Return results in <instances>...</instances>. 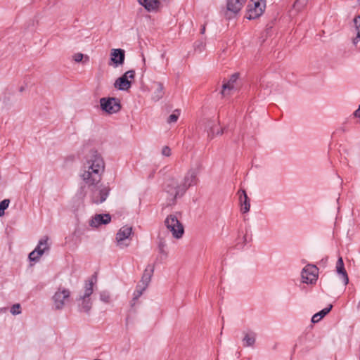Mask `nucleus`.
I'll use <instances>...</instances> for the list:
<instances>
[{"instance_id":"obj_1","label":"nucleus","mask_w":360,"mask_h":360,"mask_svg":"<svg viewBox=\"0 0 360 360\" xmlns=\"http://www.w3.org/2000/svg\"><path fill=\"white\" fill-rule=\"evenodd\" d=\"M105 169V163L101 155L97 150H91L86 158L83 165V172L80 176L82 180L91 188V198L93 203L103 202L109 195L110 188L104 186L98 188V184L101 181V176Z\"/></svg>"},{"instance_id":"obj_2","label":"nucleus","mask_w":360,"mask_h":360,"mask_svg":"<svg viewBox=\"0 0 360 360\" xmlns=\"http://www.w3.org/2000/svg\"><path fill=\"white\" fill-rule=\"evenodd\" d=\"M198 174L197 169H189L181 184L174 177H169L165 180L163 190L167 194V200L169 205L175 204L178 198L182 197L191 186L198 184Z\"/></svg>"},{"instance_id":"obj_3","label":"nucleus","mask_w":360,"mask_h":360,"mask_svg":"<svg viewBox=\"0 0 360 360\" xmlns=\"http://www.w3.org/2000/svg\"><path fill=\"white\" fill-rule=\"evenodd\" d=\"M96 275L94 274L90 279L85 281L84 293L83 295H80L79 298L77 299L78 302H81V303L79 304L80 311L89 313L92 307V302L89 297L94 292L93 286L96 282Z\"/></svg>"},{"instance_id":"obj_4","label":"nucleus","mask_w":360,"mask_h":360,"mask_svg":"<svg viewBox=\"0 0 360 360\" xmlns=\"http://www.w3.org/2000/svg\"><path fill=\"white\" fill-rule=\"evenodd\" d=\"M165 225L172 233V236L176 239L181 238L184 233L183 224L174 214H169L165 220Z\"/></svg>"},{"instance_id":"obj_5","label":"nucleus","mask_w":360,"mask_h":360,"mask_svg":"<svg viewBox=\"0 0 360 360\" xmlns=\"http://www.w3.org/2000/svg\"><path fill=\"white\" fill-rule=\"evenodd\" d=\"M101 109L108 114H114L121 109L120 101L117 98H101L100 99Z\"/></svg>"},{"instance_id":"obj_6","label":"nucleus","mask_w":360,"mask_h":360,"mask_svg":"<svg viewBox=\"0 0 360 360\" xmlns=\"http://www.w3.org/2000/svg\"><path fill=\"white\" fill-rule=\"evenodd\" d=\"M319 276L318 268L313 264H307L301 273L302 282L307 284L316 283Z\"/></svg>"},{"instance_id":"obj_7","label":"nucleus","mask_w":360,"mask_h":360,"mask_svg":"<svg viewBox=\"0 0 360 360\" xmlns=\"http://www.w3.org/2000/svg\"><path fill=\"white\" fill-rule=\"evenodd\" d=\"M134 77L135 71L133 70H128L115 80L114 86L120 91H127L131 86V82L128 79H134Z\"/></svg>"},{"instance_id":"obj_8","label":"nucleus","mask_w":360,"mask_h":360,"mask_svg":"<svg viewBox=\"0 0 360 360\" xmlns=\"http://www.w3.org/2000/svg\"><path fill=\"white\" fill-rule=\"evenodd\" d=\"M70 295V291L68 289L58 290L53 296V301L56 309H61L65 305V300L68 299Z\"/></svg>"},{"instance_id":"obj_9","label":"nucleus","mask_w":360,"mask_h":360,"mask_svg":"<svg viewBox=\"0 0 360 360\" xmlns=\"http://www.w3.org/2000/svg\"><path fill=\"white\" fill-rule=\"evenodd\" d=\"M248 7V15L247 16V18L249 20L255 19L259 17L264 11V6L260 2V0H251Z\"/></svg>"},{"instance_id":"obj_10","label":"nucleus","mask_w":360,"mask_h":360,"mask_svg":"<svg viewBox=\"0 0 360 360\" xmlns=\"http://www.w3.org/2000/svg\"><path fill=\"white\" fill-rule=\"evenodd\" d=\"M125 51L122 49H112L110 52V61L117 68L124 63Z\"/></svg>"},{"instance_id":"obj_11","label":"nucleus","mask_w":360,"mask_h":360,"mask_svg":"<svg viewBox=\"0 0 360 360\" xmlns=\"http://www.w3.org/2000/svg\"><path fill=\"white\" fill-rule=\"evenodd\" d=\"M111 221V216L109 214H96L91 221L89 225L92 227H98L102 224H108Z\"/></svg>"},{"instance_id":"obj_12","label":"nucleus","mask_w":360,"mask_h":360,"mask_svg":"<svg viewBox=\"0 0 360 360\" xmlns=\"http://www.w3.org/2000/svg\"><path fill=\"white\" fill-rule=\"evenodd\" d=\"M246 0H226V8L233 14L238 13L243 8Z\"/></svg>"},{"instance_id":"obj_13","label":"nucleus","mask_w":360,"mask_h":360,"mask_svg":"<svg viewBox=\"0 0 360 360\" xmlns=\"http://www.w3.org/2000/svg\"><path fill=\"white\" fill-rule=\"evenodd\" d=\"M239 195V201L241 205V211L243 213L249 212L250 208V199L245 190L240 189L238 192Z\"/></svg>"},{"instance_id":"obj_14","label":"nucleus","mask_w":360,"mask_h":360,"mask_svg":"<svg viewBox=\"0 0 360 360\" xmlns=\"http://www.w3.org/2000/svg\"><path fill=\"white\" fill-rule=\"evenodd\" d=\"M132 233V227L124 226L122 227L116 234V240L119 245L127 239Z\"/></svg>"},{"instance_id":"obj_15","label":"nucleus","mask_w":360,"mask_h":360,"mask_svg":"<svg viewBox=\"0 0 360 360\" xmlns=\"http://www.w3.org/2000/svg\"><path fill=\"white\" fill-rule=\"evenodd\" d=\"M140 5L148 12L155 11L160 6L159 0H137Z\"/></svg>"},{"instance_id":"obj_16","label":"nucleus","mask_w":360,"mask_h":360,"mask_svg":"<svg viewBox=\"0 0 360 360\" xmlns=\"http://www.w3.org/2000/svg\"><path fill=\"white\" fill-rule=\"evenodd\" d=\"M153 272L154 265L148 264L145 269L141 279V283H142V285L145 286V288H147L150 282Z\"/></svg>"},{"instance_id":"obj_17","label":"nucleus","mask_w":360,"mask_h":360,"mask_svg":"<svg viewBox=\"0 0 360 360\" xmlns=\"http://www.w3.org/2000/svg\"><path fill=\"white\" fill-rule=\"evenodd\" d=\"M49 237L44 236L41 239L39 240L37 247L35 248V252H37L38 255L40 257L46 251H49L50 249V246L48 243Z\"/></svg>"},{"instance_id":"obj_18","label":"nucleus","mask_w":360,"mask_h":360,"mask_svg":"<svg viewBox=\"0 0 360 360\" xmlns=\"http://www.w3.org/2000/svg\"><path fill=\"white\" fill-rule=\"evenodd\" d=\"M238 74L234 73L233 74L228 82H224L222 85V90L221 91V94L224 96L226 94V91H231L234 87V83L237 81L238 79Z\"/></svg>"},{"instance_id":"obj_19","label":"nucleus","mask_w":360,"mask_h":360,"mask_svg":"<svg viewBox=\"0 0 360 360\" xmlns=\"http://www.w3.org/2000/svg\"><path fill=\"white\" fill-rule=\"evenodd\" d=\"M336 271L338 274L342 276L343 281L345 285L349 282V278L345 269V265L342 257H340L336 263Z\"/></svg>"},{"instance_id":"obj_20","label":"nucleus","mask_w":360,"mask_h":360,"mask_svg":"<svg viewBox=\"0 0 360 360\" xmlns=\"http://www.w3.org/2000/svg\"><path fill=\"white\" fill-rule=\"evenodd\" d=\"M153 84L155 86V90L153 94L152 98L155 101H158L165 95L164 86L163 84L160 82H155Z\"/></svg>"},{"instance_id":"obj_21","label":"nucleus","mask_w":360,"mask_h":360,"mask_svg":"<svg viewBox=\"0 0 360 360\" xmlns=\"http://www.w3.org/2000/svg\"><path fill=\"white\" fill-rule=\"evenodd\" d=\"M332 308H333V305L329 304L328 307L324 308L323 309L321 310L319 312L315 314L311 318V322L312 323L319 322L321 319H323L326 315H327L330 311Z\"/></svg>"},{"instance_id":"obj_22","label":"nucleus","mask_w":360,"mask_h":360,"mask_svg":"<svg viewBox=\"0 0 360 360\" xmlns=\"http://www.w3.org/2000/svg\"><path fill=\"white\" fill-rule=\"evenodd\" d=\"M216 126V124L211 120H208L207 123V130L208 133V137L210 139H212L214 136V134L221 135L223 134V129H217V131L214 130V127Z\"/></svg>"},{"instance_id":"obj_23","label":"nucleus","mask_w":360,"mask_h":360,"mask_svg":"<svg viewBox=\"0 0 360 360\" xmlns=\"http://www.w3.org/2000/svg\"><path fill=\"white\" fill-rule=\"evenodd\" d=\"M256 340V333L254 332H250L249 333H246L245 335L244 338L243 339V345L245 347H252Z\"/></svg>"},{"instance_id":"obj_24","label":"nucleus","mask_w":360,"mask_h":360,"mask_svg":"<svg viewBox=\"0 0 360 360\" xmlns=\"http://www.w3.org/2000/svg\"><path fill=\"white\" fill-rule=\"evenodd\" d=\"M146 288H145V286H143L142 285H138L136 286V289L134 291V295H134L133 300H132L133 303L131 304V306H134L135 304L136 301L138 300V299L141 296L143 291Z\"/></svg>"},{"instance_id":"obj_25","label":"nucleus","mask_w":360,"mask_h":360,"mask_svg":"<svg viewBox=\"0 0 360 360\" xmlns=\"http://www.w3.org/2000/svg\"><path fill=\"white\" fill-rule=\"evenodd\" d=\"M354 23L357 30V36L355 39H354L353 42L356 45L360 41V16L354 19Z\"/></svg>"},{"instance_id":"obj_26","label":"nucleus","mask_w":360,"mask_h":360,"mask_svg":"<svg viewBox=\"0 0 360 360\" xmlns=\"http://www.w3.org/2000/svg\"><path fill=\"white\" fill-rule=\"evenodd\" d=\"M10 204L9 199H4L0 202V217L4 215L5 210L8 207Z\"/></svg>"},{"instance_id":"obj_27","label":"nucleus","mask_w":360,"mask_h":360,"mask_svg":"<svg viewBox=\"0 0 360 360\" xmlns=\"http://www.w3.org/2000/svg\"><path fill=\"white\" fill-rule=\"evenodd\" d=\"M308 0H296L293 4V7L297 10H302L307 4Z\"/></svg>"},{"instance_id":"obj_28","label":"nucleus","mask_w":360,"mask_h":360,"mask_svg":"<svg viewBox=\"0 0 360 360\" xmlns=\"http://www.w3.org/2000/svg\"><path fill=\"white\" fill-rule=\"evenodd\" d=\"M180 115V110H175L174 112L170 115L167 118V123H174L177 121Z\"/></svg>"},{"instance_id":"obj_29","label":"nucleus","mask_w":360,"mask_h":360,"mask_svg":"<svg viewBox=\"0 0 360 360\" xmlns=\"http://www.w3.org/2000/svg\"><path fill=\"white\" fill-rule=\"evenodd\" d=\"M166 243L163 239H160L158 243V250L160 254L167 256V252L165 251Z\"/></svg>"},{"instance_id":"obj_30","label":"nucleus","mask_w":360,"mask_h":360,"mask_svg":"<svg viewBox=\"0 0 360 360\" xmlns=\"http://www.w3.org/2000/svg\"><path fill=\"white\" fill-rule=\"evenodd\" d=\"M20 308V304H15L11 308V313L13 315L20 314L21 313Z\"/></svg>"},{"instance_id":"obj_31","label":"nucleus","mask_w":360,"mask_h":360,"mask_svg":"<svg viewBox=\"0 0 360 360\" xmlns=\"http://www.w3.org/2000/svg\"><path fill=\"white\" fill-rule=\"evenodd\" d=\"M28 257L29 259L32 262H37L39 259L40 256L38 255L37 252H35V250H34L29 254Z\"/></svg>"},{"instance_id":"obj_32","label":"nucleus","mask_w":360,"mask_h":360,"mask_svg":"<svg viewBox=\"0 0 360 360\" xmlns=\"http://www.w3.org/2000/svg\"><path fill=\"white\" fill-rule=\"evenodd\" d=\"M100 299L105 303H109L110 300V297L108 292H102L100 294Z\"/></svg>"},{"instance_id":"obj_33","label":"nucleus","mask_w":360,"mask_h":360,"mask_svg":"<svg viewBox=\"0 0 360 360\" xmlns=\"http://www.w3.org/2000/svg\"><path fill=\"white\" fill-rule=\"evenodd\" d=\"M77 195L79 198L83 199L86 195V186H81L78 190Z\"/></svg>"},{"instance_id":"obj_34","label":"nucleus","mask_w":360,"mask_h":360,"mask_svg":"<svg viewBox=\"0 0 360 360\" xmlns=\"http://www.w3.org/2000/svg\"><path fill=\"white\" fill-rule=\"evenodd\" d=\"M162 155L166 157L171 155V148L169 146H164L162 149Z\"/></svg>"},{"instance_id":"obj_35","label":"nucleus","mask_w":360,"mask_h":360,"mask_svg":"<svg viewBox=\"0 0 360 360\" xmlns=\"http://www.w3.org/2000/svg\"><path fill=\"white\" fill-rule=\"evenodd\" d=\"M83 58H84V55L81 53H75L73 56V59L77 63L81 62Z\"/></svg>"},{"instance_id":"obj_36","label":"nucleus","mask_w":360,"mask_h":360,"mask_svg":"<svg viewBox=\"0 0 360 360\" xmlns=\"http://www.w3.org/2000/svg\"><path fill=\"white\" fill-rule=\"evenodd\" d=\"M354 115L356 117H360V105L359 106V108L354 111Z\"/></svg>"},{"instance_id":"obj_37","label":"nucleus","mask_w":360,"mask_h":360,"mask_svg":"<svg viewBox=\"0 0 360 360\" xmlns=\"http://www.w3.org/2000/svg\"><path fill=\"white\" fill-rule=\"evenodd\" d=\"M205 32V25H203L200 28V34H203Z\"/></svg>"},{"instance_id":"obj_38","label":"nucleus","mask_w":360,"mask_h":360,"mask_svg":"<svg viewBox=\"0 0 360 360\" xmlns=\"http://www.w3.org/2000/svg\"><path fill=\"white\" fill-rule=\"evenodd\" d=\"M244 242L246 243H247V238H246V236H244Z\"/></svg>"}]
</instances>
